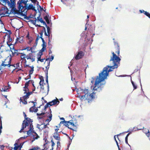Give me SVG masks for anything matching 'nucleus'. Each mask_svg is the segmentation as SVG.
Returning a JSON list of instances; mask_svg holds the SVG:
<instances>
[{"mask_svg":"<svg viewBox=\"0 0 150 150\" xmlns=\"http://www.w3.org/2000/svg\"><path fill=\"white\" fill-rule=\"evenodd\" d=\"M112 56L111 57L110 62H112V64L110 66H107L104 67L102 72L99 74V76H97L96 79L94 77L92 78V80L91 81L92 83H93L95 80L94 86H93V91H99L101 90L103 86L101 85L99 86V83L106 78L109 72L112 71L113 69L117 68L120 64L121 59L115 54L114 52H112Z\"/></svg>","mask_w":150,"mask_h":150,"instance_id":"nucleus-1","label":"nucleus"},{"mask_svg":"<svg viewBox=\"0 0 150 150\" xmlns=\"http://www.w3.org/2000/svg\"><path fill=\"white\" fill-rule=\"evenodd\" d=\"M28 1V0H21L19 8H20L21 7H22V9H23V10L22 11V12H23L25 14H26L27 10L30 9H32L36 12L37 10L35 9V7L34 6L33 4H30L28 6V4H27Z\"/></svg>","mask_w":150,"mask_h":150,"instance_id":"nucleus-2","label":"nucleus"},{"mask_svg":"<svg viewBox=\"0 0 150 150\" xmlns=\"http://www.w3.org/2000/svg\"><path fill=\"white\" fill-rule=\"evenodd\" d=\"M81 91L82 93L84 94L85 95L81 96L80 98L81 100H83L85 99V100H91L94 98V95L96 93V92H95V91H94L93 92L90 94L89 90L88 89H82Z\"/></svg>","mask_w":150,"mask_h":150,"instance_id":"nucleus-3","label":"nucleus"},{"mask_svg":"<svg viewBox=\"0 0 150 150\" xmlns=\"http://www.w3.org/2000/svg\"><path fill=\"white\" fill-rule=\"evenodd\" d=\"M21 2V0H19L17 3V5H18V10H17L16 8V6L15 4H13L12 8L9 14H12L14 15L17 14L18 15H21L24 16H26L25 14L23 13V12H22L23 10L22 8V7H21L20 8H19V3Z\"/></svg>","mask_w":150,"mask_h":150,"instance_id":"nucleus-4","label":"nucleus"},{"mask_svg":"<svg viewBox=\"0 0 150 150\" xmlns=\"http://www.w3.org/2000/svg\"><path fill=\"white\" fill-rule=\"evenodd\" d=\"M11 59L10 58L7 57L3 61L1 64L0 70L3 69L6 67H11Z\"/></svg>","mask_w":150,"mask_h":150,"instance_id":"nucleus-5","label":"nucleus"},{"mask_svg":"<svg viewBox=\"0 0 150 150\" xmlns=\"http://www.w3.org/2000/svg\"><path fill=\"white\" fill-rule=\"evenodd\" d=\"M24 142L19 143V140L16 141L14 144V147L13 148L12 147L9 148V150H21V149L23 144Z\"/></svg>","mask_w":150,"mask_h":150,"instance_id":"nucleus-6","label":"nucleus"},{"mask_svg":"<svg viewBox=\"0 0 150 150\" xmlns=\"http://www.w3.org/2000/svg\"><path fill=\"white\" fill-rule=\"evenodd\" d=\"M32 94L31 92H28L26 94L22 97L20 98V102H22L24 104H27V102L26 100L29 98V96Z\"/></svg>","mask_w":150,"mask_h":150,"instance_id":"nucleus-7","label":"nucleus"},{"mask_svg":"<svg viewBox=\"0 0 150 150\" xmlns=\"http://www.w3.org/2000/svg\"><path fill=\"white\" fill-rule=\"evenodd\" d=\"M26 59L27 60L30 59L31 60V62L35 61V56L33 53H30L28 54L26 56Z\"/></svg>","mask_w":150,"mask_h":150,"instance_id":"nucleus-8","label":"nucleus"},{"mask_svg":"<svg viewBox=\"0 0 150 150\" xmlns=\"http://www.w3.org/2000/svg\"><path fill=\"white\" fill-rule=\"evenodd\" d=\"M45 114L44 116H45V117H47L49 119H47L46 120V122H50L52 120V115L51 114V111L50 109V112H46L45 113Z\"/></svg>","mask_w":150,"mask_h":150,"instance_id":"nucleus-9","label":"nucleus"},{"mask_svg":"<svg viewBox=\"0 0 150 150\" xmlns=\"http://www.w3.org/2000/svg\"><path fill=\"white\" fill-rule=\"evenodd\" d=\"M32 122L33 121L32 120L29 121L28 122V124H29L30 125V128L29 130H28L27 132V134L28 135H30L32 132L33 133L34 132L33 131V126L32 125Z\"/></svg>","mask_w":150,"mask_h":150,"instance_id":"nucleus-10","label":"nucleus"},{"mask_svg":"<svg viewBox=\"0 0 150 150\" xmlns=\"http://www.w3.org/2000/svg\"><path fill=\"white\" fill-rule=\"evenodd\" d=\"M84 55V53L82 51H79L75 57V58L76 60L82 58Z\"/></svg>","mask_w":150,"mask_h":150,"instance_id":"nucleus-11","label":"nucleus"},{"mask_svg":"<svg viewBox=\"0 0 150 150\" xmlns=\"http://www.w3.org/2000/svg\"><path fill=\"white\" fill-rule=\"evenodd\" d=\"M43 33L42 31H41L40 33H39L40 35V37H39L38 35H37L36 38L35 40V45H34L33 46V47H35L36 46V45H37L38 43V40L39 38H40L42 40H43L42 39H44L42 38V35L43 34Z\"/></svg>","mask_w":150,"mask_h":150,"instance_id":"nucleus-12","label":"nucleus"},{"mask_svg":"<svg viewBox=\"0 0 150 150\" xmlns=\"http://www.w3.org/2000/svg\"><path fill=\"white\" fill-rule=\"evenodd\" d=\"M115 45V53H117L118 56L120 54V47L118 43L116 42H114Z\"/></svg>","mask_w":150,"mask_h":150,"instance_id":"nucleus-13","label":"nucleus"},{"mask_svg":"<svg viewBox=\"0 0 150 150\" xmlns=\"http://www.w3.org/2000/svg\"><path fill=\"white\" fill-rule=\"evenodd\" d=\"M70 121V125L72 126L76 127L78 125L77 120L74 117L72 118V119Z\"/></svg>","mask_w":150,"mask_h":150,"instance_id":"nucleus-14","label":"nucleus"},{"mask_svg":"<svg viewBox=\"0 0 150 150\" xmlns=\"http://www.w3.org/2000/svg\"><path fill=\"white\" fill-rule=\"evenodd\" d=\"M28 126V123L26 121H25V120H24L23 122L22 123V128H21V130L19 131V132L20 133H21L22 132L23 130L27 126Z\"/></svg>","mask_w":150,"mask_h":150,"instance_id":"nucleus-15","label":"nucleus"},{"mask_svg":"<svg viewBox=\"0 0 150 150\" xmlns=\"http://www.w3.org/2000/svg\"><path fill=\"white\" fill-rule=\"evenodd\" d=\"M33 138L31 139L32 142H33L35 139H37L40 137L38 134L35 132H33Z\"/></svg>","mask_w":150,"mask_h":150,"instance_id":"nucleus-16","label":"nucleus"},{"mask_svg":"<svg viewBox=\"0 0 150 150\" xmlns=\"http://www.w3.org/2000/svg\"><path fill=\"white\" fill-rule=\"evenodd\" d=\"M50 106L54 105L57 104H59V101L57 99H54L52 100V101L50 102Z\"/></svg>","mask_w":150,"mask_h":150,"instance_id":"nucleus-17","label":"nucleus"},{"mask_svg":"<svg viewBox=\"0 0 150 150\" xmlns=\"http://www.w3.org/2000/svg\"><path fill=\"white\" fill-rule=\"evenodd\" d=\"M8 86H5L2 88V89L1 90V91H7V90L11 88L10 85L9 84V82L8 83Z\"/></svg>","mask_w":150,"mask_h":150,"instance_id":"nucleus-18","label":"nucleus"},{"mask_svg":"<svg viewBox=\"0 0 150 150\" xmlns=\"http://www.w3.org/2000/svg\"><path fill=\"white\" fill-rule=\"evenodd\" d=\"M26 67H28L31 68V69L29 71V75H30L32 74L33 73V71H34V67L33 66H30L29 65H26Z\"/></svg>","mask_w":150,"mask_h":150,"instance_id":"nucleus-19","label":"nucleus"},{"mask_svg":"<svg viewBox=\"0 0 150 150\" xmlns=\"http://www.w3.org/2000/svg\"><path fill=\"white\" fill-rule=\"evenodd\" d=\"M53 137L57 140H60V137L58 133L55 132L54 134Z\"/></svg>","mask_w":150,"mask_h":150,"instance_id":"nucleus-20","label":"nucleus"},{"mask_svg":"<svg viewBox=\"0 0 150 150\" xmlns=\"http://www.w3.org/2000/svg\"><path fill=\"white\" fill-rule=\"evenodd\" d=\"M20 54H21V55L20 56L21 59H23V61H25L24 62L25 63L27 62V61L25 59V58H26L27 55H26L25 54H24L22 53Z\"/></svg>","mask_w":150,"mask_h":150,"instance_id":"nucleus-21","label":"nucleus"},{"mask_svg":"<svg viewBox=\"0 0 150 150\" xmlns=\"http://www.w3.org/2000/svg\"><path fill=\"white\" fill-rule=\"evenodd\" d=\"M43 125V124H42L41 125H40L39 124L38 125V128L40 130H42L43 129L47 127V125H44L43 127H41V126Z\"/></svg>","mask_w":150,"mask_h":150,"instance_id":"nucleus-22","label":"nucleus"},{"mask_svg":"<svg viewBox=\"0 0 150 150\" xmlns=\"http://www.w3.org/2000/svg\"><path fill=\"white\" fill-rule=\"evenodd\" d=\"M45 113H37V115L38 116V118L40 119H41L43 118V117H45Z\"/></svg>","mask_w":150,"mask_h":150,"instance_id":"nucleus-23","label":"nucleus"},{"mask_svg":"<svg viewBox=\"0 0 150 150\" xmlns=\"http://www.w3.org/2000/svg\"><path fill=\"white\" fill-rule=\"evenodd\" d=\"M23 37H19L18 38L16 39V43H17L18 42H19L20 43H22L23 42Z\"/></svg>","mask_w":150,"mask_h":150,"instance_id":"nucleus-24","label":"nucleus"},{"mask_svg":"<svg viewBox=\"0 0 150 150\" xmlns=\"http://www.w3.org/2000/svg\"><path fill=\"white\" fill-rule=\"evenodd\" d=\"M13 46V48L12 49L11 47L10 46V50H11V52H12V55L13 56H14L15 55V51H18V50H15V49H14V47H13V46L12 45V46Z\"/></svg>","mask_w":150,"mask_h":150,"instance_id":"nucleus-25","label":"nucleus"},{"mask_svg":"<svg viewBox=\"0 0 150 150\" xmlns=\"http://www.w3.org/2000/svg\"><path fill=\"white\" fill-rule=\"evenodd\" d=\"M23 114L25 119L24 120L25 121L28 122L32 120L30 118L27 117V115L25 112H23Z\"/></svg>","mask_w":150,"mask_h":150,"instance_id":"nucleus-26","label":"nucleus"},{"mask_svg":"<svg viewBox=\"0 0 150 150\" xmlns=\"http://www.w3.org/2000/svg\"><path fill=\"white\" fill-rule=\"evenodd\" d=\"M8 41L7 42V45H8V46L10 47V46H12V45L11 44H8V43L9 42H11V41H12V38H11V37L10 36V35H8Z\"/></svg>","mask_w":150,"mask_h":150,"instance_id":"nucleus-27","label":"nucleus"},{"mask_svg":"<svg viewBox=\"0 0 150 150\" xmlns=\"http://www.w3.org/2000/svg\"><path fill=\"white\" fill-rule=\"evenodd\" d=\"M23 90L24 91V94H27L28 92H31L32 94L33 93V91L32 92H29V89L28 88L26 87V88H25V87L23 88Z\"/></svg>","mask_w":150,"mask_h":150,"instance_id":"nucleus-28","label":"nucleus"},{"mask_svg":"<svg viewBox=\"0 0 150 150\" xmlns=\"http://www.w3.org/2000/svg\"><path fill=\"white\" fill-rule=\"evenodd\" d=\"M50 62H48L47 63V66L46 67V69L45 71V72L46 74H47H47H48V71L49 69V68L50 65Z\"/></svg>","mask_w":150,"mask_h":150,"instance_id":"nucleus-29","label":"nucleus"},{"mask_svg":"<svg viewBox=\"0 0 150 150\" xmlns=\"http://www.w3.org/2000/svg\"><path fill=\"white\" fill-rule=\"evenodd\" d=\"M46 81L47 82V87L48 91H49V86L48 82V74H47H47H46Z\"/></svg>","mask_w":150,"mask_h":150,"instance_id":"nucleus-30","label":"nucleus"},{"mask_svg":"<svg viewBox=\"0 0 150 150\" xmlns=\"http://www.w3.org/2000/svg\"><path fill=\"white\" fill-rule=\"evenodd\" d=\"M40 81L39 83V84L41 85V84L42 83H43L44 82V79L43 78V77L41 76L40 77Z\"/></svg>","mask_w":150,"mask_h":150,"instance_id":"nucleus-31","label":"nucleus"},{"mask_svg":"<svg viewBox=\"0 0 150 150\" xmlns=\"http://www.w3.org/2000/svg\"><path fill=\"white\" fill-rule=\"evenodd\" d=\"M44 19L45 20L47 24H49L50 23V21L47 16L46 15L44 17Z\"/></svg>","mask_w":150,"mask_h":150,"instance_id":"nucleus-32","label":"nucleus"},{"mask_svg":"<svg viewBox=\"0 0 150 150\" xmlns=\"http://www.w3.org/2000/svg\"><path fill=\"white\" fill-rule=\"evenodd\" d=\"M35 104H34L33 106H32L30 108V112H34V109H35Z\"/></svg>","mask_w":150,"mask_h":150,"instance_id":"nucleus-33","label":"nucleus"},{"mask_svg":"<svg viewBox=\"0 0 150 150\" xmlns=\"http://www.w3.org/2000/svg\"><path fill=\"white\" fill-rule=\"evenodd\" d=\"M70 121H66L65 122L64 124V125L67 127H69V125H70Z\"/></svg>","mask_w":150,"mask_h":150,"instance_id":"nucleus-34","label":"nucleus"},{"mask_svg":"<svg viewBox=\"0 0 150 150\" xmlns=\"http://www.w3.org/2000/svg\"><path fill=\"white\" fill-rule=\"evenodd\" d=\"M70 121H66L65 122L64 124V125L67 127H69V125H70Z\"/></svg>","mask_w":150,"mask_h":150,"instance_id":"nucleus-35","label":"nucleus"},{"mask_svg":"<svg viewBox=\"0 0 150 150\" xmlns=\"http://www.w3.org/2000/svg\"><path fill=\"white\" fill-rule=\"evenodd\" d=\"M70 121H66L65 122L64 124V125L67 127H69V125H70Z\"/></svg>","mask_w":150,"mask_h":150,"instance_id":"nucleus-36","label":"nucleus"},{"mask_svg":"<svg viewBox=\"0 0 150 150\" xmlns=\"http://www.w3.org/2000/svg\"><path fill=\"white\" fill-rule=\"evenodd\" d=\"M131 82L132 83L133 86L134 90L136 89H137V86L136 84H135L133 82V81H132V80L131 79Z\"/></svg>","mask_w":150,"mask_h":150,"instance_id":"nucleus-37","label":"nucleus"},{"mask_svg":"<svg viewBox=\"0 0 150 150\" xmlns=\"http://www.w3.org/2000/svg\"><path fill=\"white\" fill-rule=\"evenodd\" d=\"M42 47L46 48V43L45 42V41L44 39H42Z\"/></svg>","mask_w":150,"mask_h":150,"instance_id":"nucleus-38","label":"nucleus"},{"mask_svg":"<svg viewBox=\"0 0 150 150\" xmlns=\"http://www.w3.org/2000/svg\"><path fill=\"white\" fill-rule=\"evenodd\" d=\"M74 127L73 128H71V127H68V128L70 129H71L74 131H75L76 132L77 131V126L76 127Z\"/></svg>","mask_w":150,"mask_h":150,"instance_id":"nucleus-39","label":"nucleus"},{"mask_svg":"<svg viewBox=\"0 0 150 150\" xmlns=\"http://www.w3.org/2000/svg\"><path fill=\"white\" fill-rule=\"evenodd\" d=\"M46 48L42 47V49L40 50V52H39L41 54H43V52H44L45 50H46Z\"/></svg>","mask_w":150,"mask_h":150,"instance_id":"nucleus-40","label":"nucleus"},{"mask_svg":"<svg viewBox=\"0 0 150 150\" xmlns=\"http://www.w3.org/2000/svg\"><path fill=\"white\" fill-rule=\"evenodd\" d=\"M35 20H30V21L34 25H36V22L37 21V19L36 18H35Z\"/></svg>","mask_w":150,"mask_h":150,"instance_id":"nucleus-41","label":"nucleus"},{"mask_svg":"<svg viewBox=\"0 0 150 150\" xmlns=\"http://www.w3.org/2000/svg\"><path fill=\"white\" fill-rule=\"evenodd\" d=\"M36 6H37V10L38 11H39V8H41V6H40L39 4V2L38 1H37L36 2Z\"/></svg>","mask_w":150,"mask_h":150,"instance_id":"nucleus-42","label":"nucleus"},{"mask_svg":"<svg viewBox=\"0 0 150 150\" xmlns=\"http://www.w3.org/2000/svg\"><path fill=\"white\" fill-rule=\"evenodd\" d=\"M50 103H50V102H48L44 106L45 110L48 107L49 105L50 106Z\"/></svg>","mask_w":150,"mask_h":150,"instance_id":"nucleus-43","label":"nucleus"},{"mask_svg":"<svg viewBox=\"0 0 150 150\" xmlns=\"http://www.w3.org/2000/svg\"><path fill=\"white\" fill-rule=\"evenodd\" d=\"M0 1L2 2L3 3H10L9 1L8 0H0Z\"/></svg>","mask_w":150,"mask_h":150,"instance_id":"nucleus-44","label":"nucleus"},{"mask_svg":"<svg viewBox=\"0 0 150 150\" xmlns=\"http://www.w3.org/2000/svg\"><path fill=\"white\" fill-rule=\"evenodd\" d=\"M54 59V57L53 56H51V57L50 58H48L46 59V61H48V60H49V62L52 61V60Z\"/></svg>","mask_w":150,"mask_h":150,"instance_id":"nucleus-45","label":"nucleus"},{"mask_svg":"<svg viewBox=\"0 0 150 150\" xmlns=\"http://www.w3.org/2000/svg\"><path fill=\"white\" fill-rule=\"evenodd\" d=\"M16 67L18 68L19 70H21V69H20V67L19 65V63H17L16 64Z\"/></svg>","mask_w":150,"mask_h":150,"instance_id":"nucleus-46","label":"nucleus"},{"mask_svg":"<svg viewBox=\"0 0 150 150\" xmlns=\"http://www.w3.org/2000/svg\"><path fill=\"white\" fill-rule=\"evenodd\" d=\"M41 85H40V90H43L44 89V85L43 83H42L41 84Z\"/></svg>","mask_w":150,"mask_h":150,"instance_id":"nucleus-47","label":"nucleus"},{"mask_svg":"<svg viewBox=\"0 0 150 150\" xmlns=\"http://www.w3.org/2000/svg\"><path fill=\"white\" fill-rule=\"evenodd\" d=\"M39 148L38 147H34V148H33L30 149H29V150H39Z\"/></svg>","mask_w":150,"mask_h":150,"instance_id":"nucleus-48","label":"nucleus"},{"mask_svg":"<svg viewBox=\"0 0 150 150\" xmlns=\"http://www.w3.org/2000/svg\"><path fill=\"white\" fill-rule=\"evenodd\" d=\"M29 84V83L28 81L26 82V83H25V86L23 87H25V88H26V87L28 88Z\"/></svg>","mask_w":150,"mask_h":150,"instance_id":"nucleus-49","label":"nucleus"},{"mask_svg":"<svg viewBox=\"0 0 150 150\" xmlns=\"http://www.w3.org/2000/svg\"><path fill=\"white\" fill-rule=\"evenodd\" d=\"M116 135L115 136H114V139H115V140L116 143V144H117V146L118 147V149H119V150H121L120 149L119 147V145H118V143L117 142V140H116V138H115V137Z\"/></svg>","mask_w":150,"mask_h":150,"instance_id":"nucleus-50","label":"nucleus"},{"mask_svg":"<svg viewBox=\"0 0 150 150\" xmlns=\"http://www.w3.org/2000/svg\"><path fill=\"white\" fill-rule=\"evenodd\" d=\"M144 14L150 18V14L148 12L146 11L145 12V14Z\"/></svg>","mask_w":150,"mask_h":150,"instance_id":"nucleus-51","label":"nucleus"},{"mask_svg":"<svg viewBox=\"0 0 150 150\" xmlns=\"http://www.w3.org/2000/svg\"><path fill=\"white\" fill-rule=\"evenodd\" d=\"M46 27L47 28V33H50V27L48 26H47Z\"/></svg>","mask_w":150,"mask_h":150,"instance_id":"nucleus-52","label":"nucleus"},{"mask_svg":"<svg viewBox=\"0 0 150 150\" xmlns=\"http://www.w3.org/2000/svg\"><path fill=\"white\" fill-rule=\"evenodd\" d=\"M51 142L52 143V147H53V146L55 145V143H54V141H53V139H52L51 140Z\"/></svg>","mask_w":150,"mask_h":150,"instance_id":"nucleus-53","label":"nucleus"},{"mask_svg":"<svg viewBox=\"0 0 150 150\" xmlns=\"http://www.w3.org/2000/svg\"><path fill=\"white\" fill-rule=\"evenodd\" d=\"M5 146L4 145H0V150H3Z\"/></svg>","mask_w":150,"mask_h":150,"instance_id":"nucleus-54","label":"nucleus"},{"mask_svg":"<svg viewBox=\"0 0 150 150\" xmlns=\"http://www.w3.org/2000/svg\"><path fill=\"white\" fill-rule=\"evenodd\" d=\"M119 118L121 120H124V116L122 115H120L119 116Z\"/></svg>","mask_w":150,"mask_h":150,"instance_id":"nucleus-55","label":"nucleus"},{"mask_svg":"<svg viewBox=\"0 0 150 150\" xmlns=\"http://www.w3.org/2000/svg\"><path fill=\"white\" fill-rule=\"evenodd\" d=\"M139 12L141 13H144V14H145V12H146V11H145L144 10H140Z\"/></svg>","mask_w":150,"mask_h":150,"instance_id":"nucleus-56","label":"nucleus"},{"mask_svg":"<svg viewBox=\"0 0 150 150\" xmlns=\"http://www.w3.org/2000/svg\"><path fill=\"white\" fill-rule=\"evenodd\" d=\"M33 47H31L30 48L29 51H30L31 52V53H33V52H34L33 51Z\"/></svg>","mask_w":150,"mask_h":150,"instance_id":"nucleus-57","label":"nucleus"},{"mask_svg":"<svg viewBox=\"0 0 150 150\" xmlns=\"http://www.w3.org/2000/svg\"><path fill=\"white\" fill-rule=\"evenodd\" d=\"M33 3L35 4L38 1L37 0H30Z\"/></svg>","mask_w":150,"mask_h":150,"instance_id":"nucleus-58","label":"nucleus"},{"mask_svg":"<svg viewBox=\"0 0 150 150\" xmlns=\"http://www.w3.org/2000/svg\"><path fill=\"white\" fill-rule=\"evenodd\" d=\"M43 54H40V53L38 52V53L37 54V55L38 56V57H40V58H41L42 55Z\"/></svg>","mask_w":150,"mask_h":150,"instance_id":"nucleus-59","label":"nucleus"},{"mask_svg":"<svg viewBox=\"0 0 150 150\" xmlns=\"http://www.w3.org/2000/svg\"><path fill=\"white\" fill-rule=\"evenodd\" d=\"M125 142L127 144H128V138L127 137H126L125 138Z\"/></svg>","mask_w":150,"mask_h":150,"instance_id":"nucleus-60","label":"nucleus"},{"mask_svg":"<svg viewBox=\"0 0 150 150\" xmlns=\"http://www.w3.org/2000/svg\"><path fill=\"white\" fill-rule=\"evenodd\" d=\"M41 23H43V24L44 25H45L46 27L47 26L45 22L44 21H43Z\"/></svg>","mask_w":150,"mask_h":150,"instance_id":"nucleus-61","label":"nucleus"},{"mask_svg":"<svg viewBox=\"0 0 150 150\" xmlns=\"http://www.w3.org/2000/svg\"><path fill=\"white\" fill-rule=\"evenodd\" d=\"M28 82H29V83H31L32 84H33L34 83V82L33 81V80H30L28 81Z\"/></svg>","mask_w":150,"mask_h":150,"instance_id":"nucleus-62","label":"nucleus"},{"mask_svg":"<svg viewBox=\"0 0 150 150\" xmlns=\"http://www.w3.org/2000/svg\"><path fill=\"white\" fill-rule=\"evenodd\" d=\"M42 28H43V30H41V31H42L43 33L44 32L46 31V29H45V27H44V26H43L42 27Z\"/></svg>","mask_w":150,"mask_h":150,"instance_id":"nucleus-63","label":"nucleus"},{"mask_svg":"<svg viewBox=\"0 0 150 150\" xmlns=\"http://www.w3.org/2000/svg\"><path fill=\"white\" fill-rule=\"evenodd\" d=\"M15 55H16V56L19 55V54H20L18 52V51H15Z\"/></svg>","mask_w":150,"mask_h":150,"instance_id":"nucleus-64","label":"nucleus"}]
</instances>
